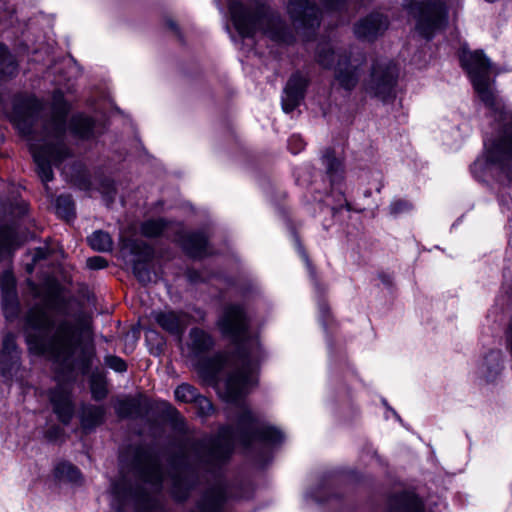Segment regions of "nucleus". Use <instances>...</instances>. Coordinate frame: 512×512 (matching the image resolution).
<instances>
[{"label": "nucleus", "instance_id": "obj_22", "mask_svg": "<svg viewBox=\"0 0 512 512\" xmlns=\"http://www.w3.org/2000/svg\"><path fill=\"white\" fill-rule=\"evenodd\" d=\"M50 402L53 412L63 425H69L74 416V405L70 396L62 390H53L50 393Z\"/></svg>", "mask_w": 512, "mask_h": 512}, {"label": "nucleus", "instance_id": "obj_20", "mask_svg": "<svg viewBox=\"0 0 512 512\" xmlns=\"http://www.w3.org/2000/svg\"><path fill=\"white\" fill-rule=\"evenodd\" d=\"M177 241L182 250L191 258L208 255V236L203 231L181 232Z\"/></svg>", "mask_w": 512, "mask_h": 512}, {"label": "nucleus", "instance_id": "obj_10", "mask_svg": "<svg viewBox=\"0 0 512 512\" xmlns=\"http://www.w3.org/2000/svg\"><path fill=\"white\" fill-rule=\"evenodd\" d=\"M321 160L332 186L331 194L325 196L322 205L327 208L332 216L343 207L350 211V203L345 199L343 192L338 189V186L343 180L344 170L342 162L335 157V153L332 149H326Z\"/></svg>", "mask_w": 512, "mask_h": 512}, {"label": "nucleus", "instance_id": "obj_42", "mask_svg": "<svg viewBox=\"0 0 512 512\" xmlns=\"http://www.w3.org/2000/svg\"><path fill=\"white\" fill-rule=\"evenodd\" d=\"M413 209V204L406 199H394L389 205V213L392 216L408 213Z\"/></svg>", "mask_w": 512, "mask_h": 512}, {"label": "nucleus", "instance_id": "obj_31", "mask_svg": "<svg viewBox=\"0 0 512 512\" xmlns=\"http://www.w3.org/2000/svg\"><path fill=\"white\" fill-rule=\"evenodd\" d=\"M90 247L97 252H109L113 247V240L108 232L96 230L87 237Z\"/></svg>", "mask_w": 512, "mask_h": 512}, {"label": "nucleus", "instance_id": "obj_18", "mask_svg": "<svg viewBox=\"0 0 512 512\" xmlns=\"http://www.w3.org/2000/svg\"><path fill=\"white\" fill-rule=\"evenodd\" d=\"M153 318L161 329L179 340L182 339L190 322L189 314L182 310L156 311L153 312Z\"/></svg>", "mask_w": 512, "mask_h": 512}, {"label": "nucleus", "instance_id": "obj_14", "mask_svg": "<svg viewBox=\"0 0 512 512\" xmlns=\"http://www.w3.org/2000/svg\"><path fill=\"white\" fill-rule=\"evenodd\" d=\"M229 497L227 481L219 478L200 493L189 512H224Z\"/></svg>", "mask_w": 512, "mask_h": 512}, {"label": "nucleus", "instance_id": "obj_27", "mask_svg": "<svg viewBox=\"0 0 512 512\" xmlns=\"http://www.w3.org/2000/svg\"><path fill=\"white\" fill-rule=\"evenodd\" d=\"M95 121L84 114H76L71 117L69 128L71 133L81 139H89L93 136Z\"/></svg>", "mask_w": 512, "mask_h": 512}, {"label": "nucleus", "instance_id": "obj_21", "mask_svg": "<svg viewBox=\"0 0 512 512\" xmlns=\"http://www.w3.org/2000/svg\"><path fill=\"white\" fill-rule=\"evenodd\" d=\"M387 512H425L421 499L411 492L392 495L388 500Z\"/></svg>", "mask_w": 512, "mask_h": 512}, {"label": "nucleus", "instance_id": "obj_32", "mask_svg": "<svg viewBox=\"0 0 512 512\" xmlns=\"http://www.w3.org/2000/svg\"><path fill=\"white\" fill-rule=\"evenodd\" d=\"M55 208L57 215L70 221L75 218V203L71 195L61 194L56 198Z\"/></svg>", "mask_w": 512, "mask_h": 512}, {"label": "nucleus", "instance_id": "obj_11", "mask_svg": "<svg viewBox=\"0 0 512 512\" xmlns=\"http://www.w3.org/2000/svg\"><path fill=\"white\" fill-rule=\"evenodd\" d=\"M171 465L175 471L170 473V494L176 502L184 503L198 485V474L196 472L186 474L178 470L179 468H189L187 454L185 452L178 453L171 461Z\"/></svg>", "mask_w": 512, "mask_h": 512}, {"label": "nucleus", "instance_id": "obj_34", "mask_svg": "<svg viewBox=\"0 0 512 512\" xmlns=\"http://www.w3.org/2000/svg\"><path fill=\"white\" fill-rule=\"evenodd\" d=\"M129 251L136 257L135 260L151 261L154 256V249L151 245L142 240H130Z\"/></svg>", "mask_w": 512, "mask_h": 512}, {"label": "nucleus", "instance_id": "obj_37", "mask_svg": "<svg viewBox=\"0 0 512 512\" xmlns=\"http://www.w3.org/2000/svg\"><path fill=\"white\" fill-rule=\"evenodd\" d=\"M164 413L172 422V427L177 433L183 435L187 434L188 428L186 421L175 407L168 403L165 404Z\"/></svg>", "mask_w": 512, "mask_h": 512}, {"label": "nucleus", "instance_id": "obj_3", "mask_svg": "<svg viewBox=\"0 0 512 512\" xmlns=\"http://www.w3.org/2000/svg\"><path fill=\"white\" fill-rule=\"evenodd\" d=\"M25 340L30 353L43 356L69 372L80 348L78 366L82 375L91 374L96 348L93 342L81 347L82 332L72 321L57 320L44 306L36 304L24 317Z\"/></svg>", "mask_w": 512, "mask_h": 512}, {"label": "nucleus", "instance_id": "obj_25", "mask_svg": "<svg viewBox=\"0 0 512 512\" xmlns=\"http://www.w3.org/2000/svg\"><path fill=\"white\" fill-rule=\"evenodd\" d=\"M115 413L120 419H140L147 413L139 397L126 396L118 399L114 406Z\"/></svg>", "mask_w": 512, "mask_h": 512}, {"label": "nucleus", "instance_id": "obj_29", "mask_svg": "<svg viewBox=\"0 0 512 512\" xmlns=\"http://www.w3.org/2000/svg\"><path fill=\"white\" fill-rule=\"evenodd\" d=\"M108 382L103 370L95 368L89 376L91 396L95 401H102L108 395Z\"/></svg>", "mask_w": 512, "mask_h": 512}, {"label": "nucleus", "instance_id": "obj_58", "mask_svg": "<svg viewBox=\"0 0 512 512\" xmlns=\"http://www.w3.org/2000/svg\"><path fill=\"white\" fill-rule=\"evenodd\" d=\"M487 2H490V3H493L495 2L496 0H486Z\"/></svg>", "mask_w": 512, "mask_h": 512}, {"label": "nucleus", "instance_id": "obj_30", "mask_svg": "<svg viewBox=\"0 0 512 512\" xmlns=\"http://www.w3.org/2000/svg\"><path fill=\"white\" fill-rule=\"evenodd\" d=\"M18 246V235L10 225L0 226V261L12 254Z\"/></svg>", "mask_w": 512, "mask_h": 512}, {"label": "nucleus", "instance_id": "obj_44", "mask_svg": "<svg viewBox=\"0 0 512 512\" xmlns=\"http://www.w3.org/2000/svg\"><path fill=\"white\" fill-rule=\"evenodd\" d=\"M105 365L117 373H124L127 371V363L124 359L116 355H106L104 357Z\"/></svg>", "mask_w": 512, "mask_h": 512}, {"label": "nucleus", "instance_id": "obj_39", "mask_svg": "<svg viewBox=\"0 0 512 512\" xmlns=\"http://www.w3.org/2000/svg\"><path fill=\"white\" fill-rule=\"evenodd\" d=\"M199 394L197 388L188 383L180 384L174 391L175 398L184 403H194Z\"/></svg>", "mask_w": 512, "mask_h": 512}, {"label": "nucleus", "instance_id": "obj_50", "mask_svg": "<svg viewBox=\"0 0 512 512\" xmlns=\"http://www.w3.org/2000/svg\"><path fill=\"white\" fill-rule=\"evenodd\" d=\"M27 212V204L24 201H20L16 204L15 210H11V213L18 216H22Z\"/></svg>", "mask_w": 512, "mask_h": 512}, {"label": "nucleus", "instance_id": "obj_9", "mask_svg": "<svg viewBox=\"0 0 512 512\" xmlns=\"http://www.w3.org/2000/svg\"><path fill=\"white\" fill-rule=\"evenodd\" d=\"M486 164L512 183V117L505 120L502 135L487 148Z\"/></svg>", "mask_w": 512, "mask_h": 512}, {"label": "nucleus", "instance_id": "obj_49", "mask_svg": "<svg viewBox=\"0 0 512 512\" xmlns=\"http://www.w3.org/2000/svg\"><path fill=\"white\" fill-rule=\"evenodd\" d=\"M51 254V251L47 247H38L34 251L33 260L35 262L47 259L49 255Z\"/></svg>", "mask_w": 512, "mask_h": 512}, {"label": "nucleus", "instance_id": "obj_6", "mask_svg": "<svg viewBox=\"0 0 512 512\" xmlns=\"http://www.w3.org/2000/svg\"><path fill=\"white\" fill-rule=\"evenodd\" d=\"M463 69L469 75L473 87L480 100L491 110H497L498 105L490 85V60L482 51L465 52L460 56Z\"/></svg>", "mask_w": 512, "mask_h": 512}, {"label": "nucleus", "instance_id": "obj_5", "mask_svg": "<svg viewBox=\"0 0 512 512\" xmlns=\"http://www.w3.org/2000/svg\"><path fill=\"white\" fill-rule=\"evenodd\" d=\"M228 10L232 23L242 38H253L260 31L277 43L290 45L295 41L293 31L266 2L250 0L243 3L231 0Z\"/></svg>", "mask_w": 512, "mask_h": 512}, {"label": "nucleus", "instance_id": "obj_54", "mask_svg": "<svg viewBox=\"0 0 512 512\" xmlns=\"http://www.w3.org/2000/svg\"><path fill=\"white\" fill-rule=\"evenodd\" d=\"M377 174H378V176H379V183H378V186L376 187V191H377L378 193H380V192H381V190H382V188L384 187V184H383V182H382V175H381L380 173H377Z\"/></svg>", "mask_w": 512, "mask_h": 512}, {"label": "nucleus", "instance_id": "obj_1", "mask_svg": "<svg viewBox=\"0 0 512 512\" xmlns=\"http://www.w3.org/2000/svg\"><path fill=\"white\" fill-rule=\"evenodd\" d=\"M217 326L221 334L232 341L235 350L230 357L221 352L210 357L203 355L194 360L195 368L203 381L212 384L217 382L227 362H233L234 370L225 383V398L231 404L228 418L235 422V427L223 425L216 434H205L186 442L197 467L213 476H217L229 462L234 451L235 436L249 453H252L255 445L261 446L255 456L260 464L267 462L268 449L281 444L285 439L279 428L261 422L241 401L257 384L256 372L262 358L259 340L250 332L244 308L238 304L227 305Z\"/></svg>", "mask_w": 512, "mask_h": 512}, {"label": "nucleus", "instance_id": "obj_17", "mask_svg": "<svg viewBox=\"0 0 512 512\" xmlns=\"http://www.w3.org/2000/svg\"><path fill=\"white\" fill-rule=\"evenodd\" d=\"M308 86L309 79L298 71L289 77L281 99L282 109L285 113H291L301 104Z\"/></svg>", "mask_w": 512, "mask_h": 512}, {"label": "nucleus", "instance_id": "obj_12", "mask_svg": "<svg viewBox=\"0 0 512 512\" xmlns=\"http://www.w3.org/2000/svg\"><path fill=\"white\" fill-rule=\"evenodd\" d=\"M288 14L298 29L310 38L321 23V11L314 0H289Z\"/></svg>", "mask_w": 512, "mask_h": 512}, {"label": "nucleus", "instance_id": "obj_56", "mask_svg": "<svg viewBox=\"0 0 512 512\" xmlns=\"http://www.w3.org/2000/svg\"><path fill=\"white\" fill-rule=\"evenodd\" d=\"M364 195H365L366 197L371 196V190H369V189H368V190H366V191L364 192Z\"/></svg>", "mask_w": 512, "mask_h": 512}, {"label": "nucleus", "instance_id": "obj_13", "mask_svg": "<svg viewBox=\"0 0 512 512\" xmlns=\"http://www.w3.org/2000/svg\"><path fill=\"white\" fill-rule=\"evenodd\" d=\"M365 62V54L362 52H358L355 56L346 51L339 52L335 66V79L340 87L347 91L353 90L359 82Z\"/></svg>", "mask_w": 512, "mask_h": 512}, {"label": "nucleus", "instance_id": "obj_45", "mask_svg": "<svg viewBox=\"0 0 512 512\" xmlns=\"http://www.w3.org/2000/svg\"><path fill=\"white\" fill-rule=\"evenodd\" d=\"M86 265L91 270L104 269L108 266L107 260L102 256L89 257L86 260Z\"/></svg>", "mask_w": 512, "mask_h": 512}, {"label": "nucleus", "instance_id": "obj_35", "mask_svg": "<svg viewBox=\"0 0 512 512\" xmlns=\"http://www.w3.org/2000/svg\"><path fill=\"white\" fill-rule=\"evenodd\" d=\"M168 222L163 218L148 219L140 226L141 234L148 238H155L167 228Z\"/></svg>", "mask_w": 512, "mask_h": 512}, {"label": "nucleus", "instance_id": "obj_24", "mask_svg": "<svg viewBox=\"0 0 512 512\" xmlns=\"http://www.w3.org/2000/svg\"><path fill=\"white\" fill-rule=\"evenodd\" d=\"M79 418L82 429L86 432H90L105 422L106 407L104 405L91 403L83 404Z\"/></svg>", "mask_w": 512, "mask_h": 512}, {"label": "nucleus", "instance_id": "obj_2", "mask_svg": "<svg viewBox=\"0 0 512 512\" xmlns=\"http://www.w3.org/2000/svg\"><path fill=\"white\" fill-rule=\"evenodd\" d=\"M43 105L34 96H17L13 101L11 121L22 135L30 137V151L43 182L53 180L52 165L59 167L72 157L66 144L67 116L70 105L61 91L53 93L51 116L41 118Z\"/></svg>", "mask_w": 512, "mask_h": 512}, {"label": "nucleus", "instance_id": "obj_28", "mask_svg": "<svg viewBox=\"0 0 512 512\" xmlns=\"http://www.w3.org/2000/svg\"><path fill=\"white\" fill-rule=\"evenodd\" d=\"M18 74V61L8 47L0 43V80H8Z\"/></svg>", "mask_w": 512, "mask_h": 512}, {"label": "nucleus", "instance_id": "obj_16", "mask_svg": "<svg viewBox=\"0 0 512 512\" xmlns=\"http://www.w3.org/2000/svg\"><path fill=\"white\" fill-rule=\"evenodd\" d=\"M20 368V351L16 336L8 332L3 336L0 351V374L6 381H11Z\"/></svg>", "mask_w": 512, "mask_h": 512}, {"label": "nucleus", "instance_id": "obj_15", "mask_svg": "<svg viewBox=\"0 0 512 512\" xmlns=\"http://www.w3.org/2000/svg\"><path fill=\"white\" fill-rule=\"evenodd\" d=\"M389 27V19L380 12H371L359 19L353 27L354 35L361 41L374 42Z\"/></svg>", "mask_w": 512, "mask_h": 512}, {"label": "nucleus", "instance_id": "obj_41", "mask_svg": "<svg viewBox=\"0 0 512 512\" xmlns=\"http://www.w3.org/2000/svg\"><path fill=\"white\" fill-rule=\"evenodd\" d=\"M193 404L196 406L198 415L201 417H208L214 412V406L212 402L201 394L198 395Z\"/></svg>", "mask_w": 512, "mask_h": 512}, {"label": "nucleus", "instance_id": "obj_48", "mask_svg": "<svg viewBox=\"0 0 512 512\" xmlns=\"http://www.w3.org/2000/svg\"><path fill=\"white\" fill-rule=\"evenodd\" d=\"M318 307H319L321 323H322L324 329L326 330L327 329V325H328L329 307L323 301L319 302Z\"/></svg>", "mask_w": 512, "mask_h": 512}, {"label": "nucleus", "instance_id": "obj_47", "mask_svg": "<svg viewBox=\"0 0 512 512\" xmlns=\"http://www.w3.org/2000/svg\"><path fill=\"white\" fill-rule=\"evenodd\" d=\"M295 242H296V246H297V250H298L299 254L301 255L302 259L306 262V265H307V268L309 269L311 277L315 280L314 269H313V267H312V265L310 263L308 255L305 252V250H304L302 244L300 243L298 237H295Z\"/></svg>", "mask_w": 512, "mask_h": 512}, {"label": "nucleus", "instance_id": "obj_40", "mask_svg": "<svg viewBox=\"0 0 512 512\" xmlns=\"http://www.w3.org/2000/svg\"><path fill=\"white\" fill-rule=\"evenodd\" d=\"M330 489V482L324 478L317 488L307 492V496L312 498L316 502L321 503L327 501L330 498V496L328 495V491H330Z\"/></svg>", "mask_w": 512, "mask_h": 512}, {"label": "nucleus", "instance_id": "obj_46", "mask_svg": "<svg viewBox=\"0 0 512 512\" xmlns=\"http://www.w3.org/2000/svg\"><path fill=\"white\" fill-rule=\"evenodd\" d=\"M304 145V141L299 135H293L288 140V148L293 154L299 153Z\"/></svg>", "mask_w": 512, "mask_h": 512}, {"label": "nucleus", "instance_id": "obj_36", "mask_svg": "<svg viewBox=\"0 0 512 512\" xmlns=\"http://www.w3.org/2000/svg\"><path fill=\"white\" fill-rule=\"evenodd\" d=\"M55 477L72 483H78L81 479L80 470L68 462H61L55 467Z\"/></svg>", "mask_w": 512, "mask_h": 512}, {"label": "nucleus", "instance_id": "obj_23", "mask_svg": "<svg viewBox=\"0 0 512 512\" xmlns=\"http://www.w3.org/2000/svg\"><path fill=\"white\" fill-rule=\"evenodd\" d=\"M213 346L214 340L208 332L197 327L190 330L188 348L192 360L207 354Z\"/></svg>", "mask_w": 512, "mask_h": 512}, {"label": "nucleus", "instance_id": "obj_52", "mask_svg": "<svg viewBox=\"0 0 512 512\" xmlns=\"http://www.w3.org/2000/svg\"><path fill=\"white\" fill-rule=\"evenodd\" d=\"M166 26H167L170 30L174 31L177 35H179V34H180V31H179L178 25H177V23H176L174 20H172V19H167V20H166Z\"/></svg>", "mask_w": 512, "mask_h": 512}, {"label": "nucleus", "instance_id": "obj_51", "mask_svg": "<svg viewBox=\"0 0 512 512\" xmlns=\"http://www.w3.org/2000/svg\"><path fill=\"white\" fill-rule=\"evenodd\" d=\"M379 278L384 285H386L388 287L392 286L393 279L390 275L382 273L379 275Z\"/></svg>", "mask_w": 512, "mask_h": 512}, {"label": "nucleus", "instance_id": "obj_53", "mask_svg": "<svg viewBox=\"0 0 512 512\" xmlns=\"http://www.w3.org/2000/svg\"><path fill=\"white\" fill-rule=\"evenodd\" d=\"M60 431L61 429L59 427H52L47 431V437L51 440L55 439Z\"/></svg>", "mask_w": 512, "mask_h": 512}, {"label": "nucleus", "instance_id": "obj_43", "mask_svg": "<svg viewBox=\"0 0 512 512\" xmlns=\"http://www.w3.org/2000/svg\"><path fill=\"white\" fill-rule=\"evenodd\" d=\"M348 0H321L326 9L331 11H343L346 8ZM355 6L361 7L365 5V0H349Z\"/></svg>", "mask_w": 512, "mask_h": 512}, {"label": "nucleus", "instance_id": "obj_7", "mask_svg": "<svg viewBox=\"0 0 512 512\" xmlns=\"http://www.w3.org/2000/svg\"><path fill=\"white\" fill-rule=\"evenodd\" d=\"M407 9L416 22V32L428 41L447 24V8L440 0H411Z\"/></svg>", "mask_w": 512, "mask_h": 512}, {"label": "nucleus", "instance_id": "obj_57", "mask_svg": "<svg viewBox=\"0 0 512 512\" xmlns=\"http://www.w3.org/2000/svg\"><path fill=\"white\" fill-rule=\"evenodd\" d=\"M509 245L512 246V237L509 239Z\"/></svg>", "mask_w": 512, "mask_h": 512}, {"label": "nucleus", "instance_id": "obj_33", "mask_svg": "<svg viewBox=\"0 0 512 512\" xmlns=\"http://www.w3.org/2000/svg\"><path fill=\"white\" fill-rule=\"evenodd\" d=\"M316 62L324 69H331L335 62V51L329 43L321 42L316 48Z\"/></svg>", "mask_w": 512, "mask_h": 512}, {"label": "nucleus", "instance_id": "obj_55", "mask_svg": "<svg viewBox=\"0 0 512 512\" xmlns=\"http://www.w3.org/2000/svg\"><path fill=\"white\" fill-rule=\"evenodd\" d=\"M480 165H481V163H480L479 161H475V162L473 163V165L471 166V170H472V171H475V169H476L478 166H480Z\"/></svg>", "mask_w": 512, "mask_h": 512}, {"label": "nucleus", "instance_id": "obj_38", "mask_svg": "<svg viewBox=\"0 0 512 512\" xmlns=\"http://www.w3.org/2000/svg\"><path fill=\"white\" fill-rule=\"evenodd\" d=\"M150 261L133 260L132 272L136 279L143 285H146L152 281V272L149 268Z\"/></svg>", "mask_w": 512, "mask_h": 512}, {"label": "nucleus", "instance_id": "obj_4", "mask_svg": "<svg viewBox=\"0 0 512 512\" xmlns=\"http://www.w3.org/2000/svg\"><path fill=\"white\" fill-rule=\"evenodd\" d=\"M120 461L137 481L126 475L113 481L111 507L115 512H157L161 508L159 494L163 488V469L158 457L146 445L128 447Z\"/></svg>", "mask_w": 512, "mask_h": 512}, {"label": "nucleus", "instance_id": "obj_8", "mask_svg": "<svg viewBox=\"0 0 512 512\" xmlns=\"http://www.w3.org/2000/svg\"><path fill=\"white\" fill-rule=\"evenodd\" d=\"M397 79L396 64L388 59H378L373 62L369 78L365 83L366 92L382 101L393 99Z\"/></svg>", "mask_w": 512, "mask_h": 512}, {"label": "nucleus", "instance_id": "obj_26", "mask_svg": "<svg viewBox=\"0 0 512 512\" xmlns=\"http://www.w3.org/2000/svg\"><path fill=\"white\" fill-rule=\"evenodd\" d=\"M503 370V356L501 350H490L480 365L479 372L487 382H493Z\"/></svg>", "mask_w": 512, "mask_h": 512}, {"label": "nucleus", "instance_id": "obj_19", "mask_svg": "<svg viewBox=\"0 0 512 512\" xmlns=\"http://www.w3.org/2000/svg\"><path fill=\"white\" fill-rule=\"evenodd\" d=\"M1 293L3 313L7 320L13 321L19 316L20 303L16 291V280L11 271L2 272Z\"/></svg>", "mask_w": 512, "mask_h": 512}]
</instances>
